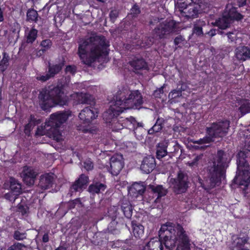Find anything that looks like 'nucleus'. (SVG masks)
<instances>
[{
	"mask_svg": "<svg viewBox=\"0 0 250 250\" xmlns=\"http://www.w3.org/2000/svg\"><path fill=\"white\" fill-rule=\"evenodd\" d=\"M143 104V97L138 90H130L123 88L118 91L113 98L112 104L104 113L103 118L106 123L111 124L126 109H139Z\"/></svg>",
	"mask_w": 250,
	"mask_h": 250,
	"instance_id": "obj_1",
	"label": "nucleus"
},
{
	"mask_svg": "<svg viewBox=\"0 0 250 250\" xmlns=\"http://www.w3.org/2000/svg\"><path fill=\"white\" fill-rule=\"evenodd\" d=\"M109 46L104 36L90 37L79 43L78 54L84 64L91 65L101 57L108 56Z\"/></svg>",
	"mask_w": 250,
	"mask_h": 250,
	"instance_id": "obj_2",
	"label": "nucleus"
},
{
	"mask_svg": "<svg viewBox=\"0 0 250 250\" xmlns=\"http://www.w3.org/2000/svg\"><path fill=\"white\" fill-rule=\"evenodd\" d=\"M38 98L41 108L44 111L57 105L63 106L68 104V97L64 93V84L62 83L42 88Z\"/></svg>",
	"mask_w": 250,
	"mask_h": 250,
	"instance_id": "obj_3",
	"label": "nucleus"
},
{
	"mask_svg": "<svg viewBox=\"0 0 250 250\" xmlns=\"http://www.w3.org/2000/svg\"><path fill=\"white\" fill-rule=\"evenodd\" d=\"M228 155L223 150H218L215 161L208 168V176L211 186L215 187L220 183L222 178L225 177L226 169L228 167Z\"/></svg>",
	"mask_w": 250,
	"mask_h": 250,
	"instance_id": "obj_4",
	"label": "nucleus"
},
{
	"mask_svg": "<svg viewBox=\"0 0 250 250\" xmlns=\"http://www.w3.org/2000/svg\"><path fill=\"white\" fill-rule=\"evenodd\" d=\"M247 156L244 151H239L237 155V171L233 182L240 186L248 188L250 183V171Z\"/></svg>",
	"mask_w": 250,
	"mask_h": 250,
	"instance_id": "obj_5",
	"label": "nucleus"
},
{
	"mask_svg": "<svg viewBox=\"0 0 250 250\" xmlns=\"http://www.w3.org/2000/svg\"><path fill=\"white\" fill-rule=\"evenodd\" d=\"M200 0H178L176 7L179 16L185 21L198 17L201 9Z\"/></svg>",
	"mask_w": 250,
	"mask_h": 250,
	"instance_id": "obj_6",
	"label": "nucleus"
},
{
	"mask_svg": "<svg viewBox=\"0 0 250 250\" xmlns=\"http://www.w3.org/2000/svg\"><path fill=\"white\" fill-rule=\"evenodd\" d=\"M70 114L68 111H59L50 115L49 120L45 123L48 133L54 139L58 140L62 136L60 128L68 119Z\"/></svg>",
	"mask_w": 250,
	"mask_h": 250,
	"instance_id": "obj_7",
	"label": "nucleus"
},
{
	"mask_svg": "<svg viewBox=\"0 0 250 250\" xmlns=\"http://www.w3.org/2000/svg\"><path fill=\"white\" fill-rule=\"evenodd\" d=\"M230 126V121L225 119L212 123L206 128V133L214 142L215 139L223 138L228 132Z\"/></svg>",
	"mask_w": 250,
	"mask_h": 250,
	"instance_id": "obj_8",
	"label": "nucleus"
},
{
	"mask_svg": "<svg viewBox=\"0 0 250 250\" xmlns=\"http://www.w3.org/2000/svg\"><path fill=\"white\" fill-rule=\"evenodd\" d=\"M172 190L176 194L186 193L188 190L190 181L188 174L185 171L179 170L176 176L170 180Z\"/></svg>",
	"mask_w": 250,
	"mask_h": 250,
	"instance_id": "obj_9",
	"label": "nucleus"
},
{
	"mask_svg": "<svg viewBox=\"0 0 250 250\" xmlns=\"http://www.w3.org/2000/svg\"><path fill=\"white\" fill-rule=\"evenodd\" d=\"M173 235L177 242L176 250H190L189 233L185 230L181 225L177 224L175 226Z\"/></svg>",
	"mask_w": 250,
	"mask_h": 250,
	"instance_id": "obj_10",
	"label": "nucleus"
},
{
	"mask_svg": "<svg viewBox=\"0 0 250 250\" xmlns=\"http://www.w3.org/2000/svg\"><path fill=\"white\" fill-rule=\"evenodd\" d=\"M65 61L64 58L60 60L55 63H49L47 73L45 75H40L37 77V80L42 82H45L51 78H54L56 75L59 74L65 65Z\"/></svg>",
	"mask_w": 250,
	"mask_h": 250,
	"instance_id": "obj_11",
	"label": "nucleus"
},
{
	"mask_svg": "<svg viewBox=\"0 0 250 250\" xmlns=\"http://www.w3.org/2000/svg\"><path fill=\"white\" fill-rule=\"evenodd\" d=\"M176 23L173 20L166 21L165 22L160 23L154 31L155 33L160 39L165 37V35L169 34L175 31Z\"/></svg>",
	"mask_w": 250,
	"mask_h": 250,
	"instance_id": "obj_12",
	"label": "nucleus"
},
{
	"mask_svg": "<svg viewBox=\"0 0 250 250\" xmlns=\"http://www.w3.org/2000/svg\"><path fill=\"white\" fill-rule=\"evenodd\" d=\"M248 240L247 234L240 233L233 240V250H250V244L248 242Z\"/></svg>",
	"mask_w": 250,
	"mask_h": 250,
	"instance_id": "obj_13",
	"label": "nucleus"
},
{
	"mask_svg": "<svg viewBox=\"0 0 250 250\" xmlns=\"http://www.w3.org/2000/svg\"><path fill=\"white\" fill-rule=\"evenodd\" d=\"M92 107H86L79 113V118L84 124L89 125L91 121L98 116V112H95Z\"/></svg>",
	"mask_w": 250,
	"mask_h": 250,
	"instance_id": "obj_14",
	"label": "nucleus"
},
{
	"mask_svg": "<svg viewBox=\"0 0 250 250\" xmlns=\"http://www.w3.org/2000/svg\"><path fill=\"white\" fill-rule=\"evenodd\" d=\"M37 173L30 167L24 166L21 173V177L26 185H33Z\"/></svg>",
	"mask_w": 250,
	"mask_h": 250,
	"instance_id": "obj_15",
	"label": "nucleus"
},
{
	"mask_svg": "<svg viewBox=\"0 0 250 250\" xmlns=\"http://www.w3.org/2000/svg\"><path fill=\"white\" fill-rule=\"evenodd\" d=\"M88 182V176L84 174H82L71 185L70 191L72 193L83 191L87 186Z\"/></svg>",
	"mask_w": 250,
	"mask_h": 250,
	"instance_id": "obj_16",
	"label": "nucleus"
},
{
	"mask_svg": "<svg viewBox=\"0 0 250 250\" xmlns=\"http://www.w3.org/2000/svg\"><path fill=\"white\" fill-rule=\"evenodd\" d=\"M128 63L135 73H139V71L147 70L148 68L147 63L143 58L135 57Z\"/></svg>",
	"mask_w": 250,
	"mask_h": 250,
	"instance_id": "obj_17",
	"label": "nucleus"
},
{
	"mask_svg": "<svg viewBox=\"0 0 250 250\" xmlns=\"http://www.w3.org/2000/svg\"><path fill=\"white\" fill-rule=\"evenodd\" d=\"M156 167L155 159L151 155L145 157L141 165V169L144 173L148 174L152 171Z\"/></svg>",
	"mask_w": 250,
	"mask_h": 250,
	"instance_id": "obj_18",
	"label": "nucleus"
},
{
	"mask_svg": "<svg viewBox=\"0 0 250 250\" xmlns=\"http://www.w3.org/2000/svg\"><path fill=\"white\" fill-rule=\"evenodd\" d=\"M223 14L227 16L230 21H240L243 19V16L238 12L237 8L233 7L231 4H227Z\"/></svg>",
	"mask_w": 250,
	"mask_h": 250,
	"instance_id": "obj_19",
	"label": "nucleus"
},
{
	"mask_svg": "<svg viewBox=\"0 0 250 250\" xmlns=\"http://www.w3.org/2000/svg\"><path fill=\"white\" fill-rule=\"evenodd\" d=\"M110 167L109 171L112 175L117 176L122 169L124 164L122 161L118 160L115 156L110 158Z\"/></svg>",
	"mask_w": 250,
	"mask_h": 250,
	"instance_id": "obj_20",
	"label": "nucleus"
},
{
	"mask_svg": "<svg viewBox=\"0 0 250 250\" xmlns=\"http://www.w3.org/2000/svg\"><path fill=\"white\" fill-rule=\"evenodd\" d=\"M235 56L236 59L241 62L250 59V48L246 46H239L235 50Z\"/></svg>",
	"mask_w": 250,
	"mask_h": 250,
	"instance_id": "obj_21",
	"label": "nucleus"
},
{
	"mask_svg": "<svg viewBox=\"0 0 250 250\" xmlns=\"http://www.w3.org/2000/svg\"><path fill=\"white\" fill-rule=\"evenodd\" d=\"M54 177L52 174L45 173L41 176L39 186L42 189H47L52 187Z\"/></svg>",
	"mask_w": 250,
	"mask_h": 250,
	"instance_id": "obj_22",
	"label": "nucleus"
},
{
	"mask_svg": "<svg viewBox=\"0 0 250 250\" xmlns=\"http://www.w3.org/2000/svg\"><path fill=\"white\" fill-rule=\"evenodd\" d=\"M107 186L104 183L94 180L91 184H90L88 188V192L94 195L95 194H99L104 191L106 189Z\"/></svg>",
	"mask_w": 250,
	"mask_h": 250,
	"instance_id": "obj_23",
	"label": "nucleus"
},
{
	"mask_svg": "<svg viewBox=\"0 0 250 250\" xmlns=\"http://www.w3.org/2000/svg\"><path fill=\"white\" fill-rule=\"evenodd\" d=\"M162 239L153 238L143 247L142 250H163Z\"/></svg>",
	"mask_w": 250,
	"mask_h": 250,
	"instance_id": "obj_24",
	"label": "nucleus"
},
{
	"mask_svg": "<svg viewBox=\"0 0 250 250\" xmlns=\"http://www.w3.org/2000/svg\"><path fill=\"white\" fill-rule=\"evenodd\" d=\"M175 226L176 225L170 223L162 225L159 231V238L162 239L164 235H173L175 230Z\"/></svg>",
	"mask_w": 250,
	"mask_h": 250,
	"instance_id": "obj_25",
	"label": "nucleus"
},
{
	"mask_svg": "<svg viewBox=\"0 0 250 250\" xmlns=\"http://www.w3.org/2000/svg\"><path fill=\"white\" fill-rule=\"evenodd\" d=\"M145 191L146 187L138 183L133 184L128 189L129 193L135 197L143 195Z\"/></svg>",
	"mask_w": 250,
	"mask_h": 250,
	"instance_id": "obj_26",
	"label": "nucleus"
},
{
	"mask_svg": "<svg viewBox=\"0 0 250 250\" xmlns=\"http://www.w3.org/2000/svg\"><path fill=\"white\" fill-rule=\"evenodd\" d=\"M131 227L133 229L134 236L136 238H142L144 234V227L136 221L131 222Z\"/></svg>",
	"mask_w": 250,
	"mask_h": 250,
	"instance_id": "obj_27",
	"label": "nucleus"
},
{
	"mask_svg": "<svg viewBox=\"0 0 250 250\" xmlns=\"http://www.w3.org/2000/svg\"><path fill=\"white\" fill-rule=\"evenodd\" d=\"M162 238L163 245L164 244L167 249L172 250L175 247L177 242L173 235H164Z\"/></svg>",
	"mask_w": 250,
	"mask_h": 250,
	"instance_id": "obj_28",
	"label": "nucleus"
},
{
	"mask_svg": "<svg viewBox=\"0 0 250 250\" xmlns=\"http://www.w3.org/2000/svg\"><path fill=\"white\" fill-rule=\"evenodd\" d=\"M230 21V20L223 13L222 16L216 19L213 24L220 29H225L229 26Z\"/></svg>",
	"mask_w": 250,
	"mask_h": 250,
	"instance_id": "obj_29",
	"label": "nucleus"
},
{
	"mask_svg": "<svg viewBox=\"0 0 250 250\" xmlns=\"http://www.w3.org/2000/svg\"><path fill=\"white\" fill-rule=\"evenodd\" d=\"M165 120L163 118H158L153 126L148 130L149 134L159 132L164 127Z\"/></svg>",
	"mask_w": 250,
	"mask_h": 250,
	"instance_id": "obj_30",
	"label": "nucleus"
},
{
	"mask_svg": "<svg viewBox=\"0 0 250 250\" xmlns=\"http://www.w3.org/2000/svg\"><path fill=\"white\" fill-rule=\"evenodd\" d=\"M205 21L201 20H197L194 24L193 33L197 36L203 35V27L206 25Z\"/></svg>",
	"mask_w": 250,
	"mask_h": 250,
	"instance_id": "obj_31",
	"label": "nucleus"
},
{
	"mask_svg": "<svg viewBox=\"0 0 250 250\" xmlns=\"http://www.w3.org/2000/svg\"><path fill=\"white\" fill-rule=\"evenodd\" d=\"M9 184L10 191L19 195L21 193V185L13 177L10 178Z\"/></svg>",
	"mask_w": 250,
	"mask_h": 250,
	"instance_id": "obj_32",
	"label": "nucleus"
},
{
	"mask_svg": "<svg viewBox=\"0 0 250 250\" xmlns=\"http://www.w3.org/2000/svg\"><path fill=\"white\" fill-rule=\"evenodd\" d=\"M39 14L37 11L32 8L27 10L26 12V21L29 22L37 23L38 21Z\"/></svg>",
	"mask_w": 250,
	"mask_h": 250,
	"instance_id": "obj_33",
	"label": "nucleus"
},
{
	"mask_svg": "<svg viewBox=\"0 0 250 250\" xmlns=\"http://www.w3.org/2000/svg\"><path fill=\"white\" fill-rule=\"evenodd\" d=\"M151 189L154 193L157 194V200L166 196L167 193V190L162 185L152 186Z\"/></svg>",
	"mask_w": 250,
	"mask_h": 250,
	"instance_id": "obj_34",
	"label": "nucleus"
},
{
	"mask_svg": "<svg viewBox=\"0 0 250 250\" xmlns=\"http://www.w3.org/2000/svg\"><path fill=\"white\" fill-rule=\"evenodd\" d=\"M10 57L7 53H2V59L0 61V71L3 73L9 65Z\"/></svg>",
	"mask_w": 250,
	"mask_h": 250,
	"instance_id": "obj_35",
	"label": "nucleus"
},
{
	"mask_svg": "<svg viewBox=\"0 0 250 250\" xmlns=\"http://www.w3.org/2000/svg\"><path fill=\"white\" fill-rule=\"evenodd\" d=\"M52 44V42L49 39L43 40L41 43L42 48L37 52V56H41L44 54L45 52L51 47Z\"/></svg>",
	"mask_w": 250,
	"mask_h": 250,
	"instance_id": "obj_36",
	"label": "nucleus"
},
{
	"mask_svg": "<svg viewBox=\"0 0 250 250\" xmlns=\"http://www.w3.org/2000/svg\"><path fill=\"white\" fill-rule=\"evenodd\" d=\"M108 233L113 234H118L120 232V229L118 225V222L115 219L112 220L108 224L107 227Z\"/></svg>",
	"mask_w": 250,
	"mask_h": 250,
	"instance_id": "obj_37",
	"label": "nucleus"
},
{
	"mask_svg": "<svg viewBox=\"0 0 250 250\" xmlns=\"http://www.w3.org/2000/svg\"><path fill=\"white\" fill-rule=\"evenodd\" d=\"M38 30L32 28L26 36V42L28 43H32L36 40L38 35Z\"/></svg>",
	"mask_w": 250,
	"mask_h": 250,
	"instance_id": "obj_38",
	"label": "nucleus"
},
{
	"mask_svg": "<svg viewBox=\"0 0 250 250\" xmlns=\"http://www.w3.org/2000/svg\"><path fill=\"white\" fill-rule=\"evenodd\" d=\"M91 96L87 93H81L78 96V101L80 104H90Z\"/></svg>",
	"mask_w": 250,
	"mask_h": 250,
	"instance_id": "obj_39",
	"label": "nucleus"
},
{
	"mask_svg": "<svg viewBox=\"0 0 250 250\" xmlns=\"http://www.w3.org/2000/svg\"><path fill=\"white\" fill-rule=\"evenodd\" d=\"M13 238L17 241H23L27 238V233L25 231L21 232L17 229L14 231Z\"/></svg>",
	"mask_w": 250,
	"mask_h": 250,
	"instance_id": "obj_40",
	"label": "nucleus"
},
{
	"mask_svg": "<svg viewBox=\"0 0 250 250\" xmlns=\"http://www.w3.org/2000/svg\"><path fill=\"white\" fill-rule=\"evenodd\" d=\"M239 110L242 114L245 115L250 112V101H244L239 107Z\"/></svg>",
	"mask_w": 250,
	"mask_h": 250,
	"instance_id": "obj_41",
	"label": "nucleus"
},
{
	"mask_svg": "<svg viewBox=\"0 0 250 250\" xmlns=\"http://www.w3.org/2000/svg\"><path fill=\"white\" fill-rule=\"evenodd\" d=\"M213 142V140L211 138V137L206 134V136H205L204 137L194 141L193 143L198 145H203L206 144H209Z\"/></svg>",
	"mask_w": 250,
	"mask_h": 250,
	"instance_id": "obj_42",
	"label": "nucleus"
},
{
	"mask_svg": "<svg viewBox=\"0 0 250 250\" xmlns=\"http://www.w3.org/2000/svg\"><path fill=\"white\" fill-rule=\"evenodd\" d=\"M122 210L124 213L125 216L129 219L132 216V209L130 205L122 206Z\"/></svg>",
	"mask_w": 250,
	"mask_h": 250,
	"instance_id": "obj_43",
	"label": "nucleus"
},
{
	"mask_svg": "<svg viewBox=\"0 0 250 250\" xmlns=\"http://www.w3.org/2000/svg\"><path fill=\"white\" fill-rule=\"evenodd\" d=\"M167 150L166 147H159L156 151V157L157 159H160L167 154Z\"/></svg>",
	"mask_w": 250,
	"mask_h": 250,
	"instance_id": "obj_44",
	"label": "nucleus"
},
{
	"mask_svg": "<svg viewBox=\"0 0 250 250\" xmlns=\"http://www.w3.org/2000/svg\"><path fill=\"white\" fill-rule=\"evenodd\" d=\"M25 248H26V246L24 244L19 242H15L9 247L7 250H21Z\"/></svg>",
	"mask_w": 250,
	"mask_h": 250,
	"instance_id": "obj_45",
	"label": "nucleus"
},
{
	"mask_svg": "<svg viewBox=\"0 0 250 250\" xmlns=\"http://www.w3.org/2000/svg\"><path fill=\"white\" fill-rule=\"evenodd\" d=\"M130 11V14L133 18L137 17L141 13L140 8L136 3L133 5Z\"/></svg>",
	"mask_w": 250,
	"mask_h": 250,
	"instance_id": "obj_46",
	"label": "nucleus"
},
{
	"mask_svg": "<svg viewBox=\"0 0 250 250\" xmlns=\"http://www.w3.org/2000/svg\"><path fill=\"white\" fill-rule=\"evenodd\" d=\"M244 149L245 150L243 151L245 152L248 157L247 154L250 152V135H246L245 140Z\"/></svg>",
	"mask_w": 250,
	"mask_h": 250,
	"instance_id": "obj_47",
	"label": "nucleus"
},
{
	"mask_svg": "<svg viewBox=\"0 0 250 250\" xmlns=\"http://www.w3.org/2000/svg\"><path fill=\"white\" fill-rule=\"evenodd\" d=\"M18 211L21 213L22 215H25L29 210V208L26 206H24L21 204H19L17 206Z\"/></svg>",
	"mask_w": 250,
	"mask_h": 250,
	"instance_id": "obj_48",
	"label": "nucleus"
},
{
	"mask_svg": "<svg viewBox=\"0 0 250 250\" xmlns=\"http://www.w3.org/2000/svg\"><path fill=\"white\" fill-rule=\"evenodd\" d=\"M181 95V90H179L178 87H177V89H173L169 93L168 97L171 99H174L177 97H179Z\"/></svg>",
	"mask_w": 250,
	"mask_h": 250,
	"instance_id": "obj_49",
	"label": "nucleus"
},
{
	"mask_svg": "<svg viewBox=\"0 0 250 250\" xmlns=\"http://www.w3.org/2000/svg\"><path fill=\"white\" fill-rule=\"evenodd\" d=\"M119 16V12L117 10H112L109 13V18L110 21L114 23Z\"/></svg>",
	"mask_w": 250,
	"mask_h": 250,
	"instance_id": "obj_50",
	"label": "nucleus"
},
{
	"mask_svg": "<svg viewBox=\"0 0 250 250\" xmlns=\"http://www.w3.org/2000/svg\"><path fill=\"white\" fill-rule=\"evenodd\" d=\"M83 166L84 168L87 171L91 170L94 167L93 163L90 159H87L84 162Z\"/></svg>",
	"mask_w": 250,
	"mask_h": 250,
	"instance_id": "obj_51",
	"label": "nucleus"
},
{
	"mask_svg": "<svg viewBox=\"0 0 250 250\" xmlns=\"http://www.w3.org/2000/svg\"><path fill=\"white\" fill-rule=\"evenodd\" d=\"M18 195L15 194L11 191L5 194L4 197L6 199L8 200L11 202H14L18 197Z\"/></svg>",
	"mask_w": 250,
	"mask_h": 250,
	"instance_id": "obj_52",
	"label": "nucleus"
},
{
	"mask_svg": "<svg viewBox=\"0 0 250 250\" xmlns=\"http://www.w3.org/2000/svg\"><path fill=\"white\" fill-rule=\"evenodd\" d=\"M65 71L66 73H69L72 75H74L76 72V67L74 65H67Z\"/></svg>",
	"mask_w": 250,
	"mask_h": 250,
	"instance_id": "obj_53",
	"label": "nucleus"
},
{
	"mask_svg": "<svg viewBox=\"0 0 250 250\" xmlns=\"http://www.w3.org/2000/svg\"><path fill=\"white\" fill-rule=\"evenodd\" d=\"M164 86H162L159 88L155 90L153 93V95L155 98H160L161 97V95L164 93Z\"/></svg>",
	"mask_w": 250,
	"mask_h": 250,
	"instance_id": "obj_54",
	"label": "nucleus"
},
{
	"mask_svg": "<svg viewBox=\"0 0 250 250\" xmlns=\"http://www.w3.org/2000/svg\"><path fill=\"white\" fill-rule=\"evenodd\" d=\"M177 87L179 90H181V92L183 91H185L187 87V84L186 83L182 81H180L177 83Z\"/></svg>",
	"mask_w": 250,
	"mask_h": 250,
	"instance_id": "obj_55",
	"label": "nucleus"
},
{
	"mask_svg": "<svg viewBox=\"0 0 250 250\" xmlns=\"http://www.w3.org/2000/svg\"><path fill=\"white\" fill-rule=\"evenodd\" d=\"M28 123H31V124L35 126L39 124L40 122L35 118L34 115L31 114L29 117Z\"/></svg>",
	"mask_w": 250,
	"mask_h": 250,
	"instance_id": "obj_56",
	"label": "nucleus"
},
{
	"mask_svg": "<svg viewBox=\"0 0 250 250\" xmlns=\"http://www.w3.org/2000/svg\"><path fill=\"white\" fill-rule=\"evenodd\" d=\"M184 40L185 39L181 35H179L174 39V43L175 45H178L184 41Z\"/></svg>",
	"mask_w": 250,
	"mask_h": 250,
	"instance_id": "obj_57",
	"label": "nucleus"
},
{
	"mask_svg": "<svg viewBox=\"0 0 250 250\" xmlns=\"http://www.w3.org/2000/svg\"><path fill=\"white\" fill-rule=\"evenodd\" d=\"M33 126L34 125L31 124V123H27L24 126V132L26 134L30 133Z\"/></svg>",
	"mask_w": 250,
	"mask_h": 250,
	"instance_id": "obj_58",
	"label": "nucleus"
},
{
	"mask_svg": "<svg viewBox=\"0 0 250 250\" xmlns=\"http://www.w3.org/2000/svg\"><path fill=\"white\" fill-rule=\"evenodd\" d=\"M49 238L48 232H46L44 234L42 238V241L43 243H47L49 241Z\"/></svg>",
	"mask_w": 250,
	"mask_h": 250,
	"instance_id": "obj_59",
	"label": "nucleus"
},
{
	"mask_svg": "<svg viewBox=\"0 0 250 250\" xmlns=\"http://www.w3.org/2000/svg\"><path fill=\"white\" fill-rule=\"evenodd\" d=\"M239 7H243L246 4L247 0H236Z\"/></svg>",
	"mask_w": 250,
	"mask_h": 250,
	"instance_id": "obj_60",
	"label": "nucleus"
},
{
	"mask_svg": "<svg viewBox=\"0 0 250 250\" xmlns=\"http://www.w3.org/2000/svg\"><path fill=\"white\" fill-rule=\"evenodd\" d=\"M217 31V30L215 29H211L208 32V34L211 37H213L216 34Z\"/></svg>",
	"mask_w": 250,
	"mask_h": 250,
	"instance_id": "obj_61",
	"label": "nucleus"
},
{
	"mask_svg": "<svg viewBox=\"0 0 250 250\" xmlns=\"http://www.w3.org/2000/svg\"><path fill=\"white\" fill-rule=\"evenodd\" d=\"M158 22H159V19L157 18H155L149 21V24L154 25L155 24L157 23Z\"/></svg>",
	"mask_w": 250,
	"mask_h": 250,
	"instance_id": "obj_62",
	"label": "nucleus"
},
{
	"mask_svg": "<svg viewBox=\"0 0 250 250\" xmlns=\"http://www.w3.org/2000/svg\"><path fill=\"white\" fill-rule=\"evenodd\" d=\"M212 68L216 73H219L217 64L215 63H213L212 65Z\"/></svg>",
	"mask_w": 250,
	"mask_h": 250,
	"instance_id": "obj_63",
	"label": "nucleus"
},
{
	"mask_svg": "<svg viewBox=\"0 0 250 250\" xmlns=\"http://www.w3.org/2000/svg\"><path fill=\"white\" fill-rule=\"evenodd\" d=\"M55 250H66V248L63 246H60L57 248Z\"/></svg>",
	"mask_w": 250,
	"mask_h": 250,
	"instance_id": "obj_64",
	"label": "nucleus"
}]
</instances>
